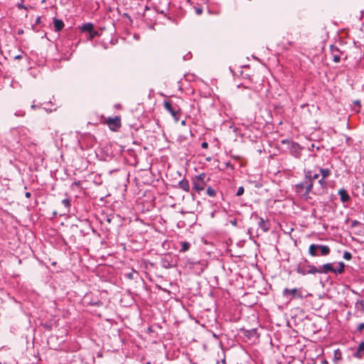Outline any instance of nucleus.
<instances>
[{"label": "nucleus", "mask_w": 364, "mask_h": 364, "mask_svg": "<svg viewBox=\"0 0 364 364\" xmlns=\"http://www.w3.org/2000/svg\"><path fill=\"white\" fill-rule=\"evenodd\" d=\"M294 191L299 196L305 200H308L311 198L309 196L311 193L314 195H321V192L314 191L313 183L309 179H306L305 176L302 181L294 186Z\"/></svg>", "instance_id": "nucleus-1"}, {"label": "nucleus", "mask_w": 364, "mask_h": 364, "mask_svg": "<svg viewBox=\"0 0 364 364\" xmlns=\"http://www.w3.org/2000/svg\"><path fill=\"white\" fill-rule=\"evenodd\" d=\"M294 270L297 274L302 276L316 274V267L311 264L309 261L306 258L301 259L296 264Z\"/></svg>", "instance_id": "nucleus-2"}, {"label": "nucleus", "mask_w": 364, "mask_h": 364, "mask_svg": "<svg viewBox=\"0 0 364 364\" xmlns=\"http://www.w3.org/2000/svg\"><path fill=\"white\" fill-rule=\"evenodd\" d=\"M184 267L191 269V272L196 275H200L204 270L203 264L200 262L199 257H186Z\"/></svg>", "instance_id": "nucleus-3"}, {"label": "nucleus", "mask_w": 364, "mask_h": 364, "mask_svg": "<svg viewBox=\"0 0 364 364\" xmlns=\"http://www.w3.org/2000/svg\"><path fill=\"white\" fill-rule=\"evenodd\" d=\"M330 252L331 249L328 245L311 244L309 247V253L312 257L327 256Z\"/></svg>", "instance_id": "nucleus-4"}, {"label": "nucleus", "mask_w": 364, "mask_h": 364, "mask_svg": "<svg viewBox=\"0 0 364 364\" xmlns=\"http://www.w3.org/2000/svg\"><path fill=\"white\" fill-rule=\"evenodd\" d=\"M210 178L207 177L205 173L200 174L193 181V188L197 192H200L205 189L206 183Z\"/></svg>", "instance_id": "nucleus-5"}, {"label": "nucleus", "mask_w": 364, "mask_h": 364, "mask_svg": "<svg viewBox=\"0 0 364 364\" xmlns=\"http://www.w3.org/2000/svg\"><path fill=\"white\" fill-rule=\"evenodd\" d=\"M283 296L285 297H290L289 298L290 300L297 297V298H302V294L301 291L297 289L296 288H294L291 289H289L287 288H285L282 291Z\"/></svg>", "instance_id": "nucleus-6"}, {"label": "nucleus", "mask_w": 364, "mask_h": 364, "mask_svg": "<svg viewBox=\"0 0 364 364\" xmlns=\"http://www.w3.org/2000/svg\"><path fill=\"white\" fill-rule=\"evenodd\" d=\"M106 124L111 130L115 131L121 127V119L117 116L109 117L106 119Z\"/></svg>", "instance_id": "nucleus-7"}, {"label": "nucleus", "mask_w": 364, "mask_h": 364, "mask_svg": "<svg viewBox=\"0 0 364 364\" xmlns=\"http://www.w3.org/2000/svg\"><path fill=\"white\" fill-rule=\"evenodd\" d=\"M334 271L335 269L332 263H326L318 267H316V274L334 273Z\"/></svg>", "instance_id": "nucleus-8"}, {"label": "nucleus", "mask_w": 364, "mask_h": 364, "mask_svg": "<svg viewBox=\"0 0 364 364\" xmlns=\"http://www.w3.org/2000/svg\"><path fill=\"white\" fill-rule=\"evenodd\" d=\"M256 218L258 220V227L264 232H268L270 229V223L268 220H264L262 217L256 215Z\"/></svg>", "instance_id": "nucleus-9"}, {"label": "nucleus", "mask_w": 364, "mask_h": 364, "mask_svg": "<svg viewBox=\"0 0 364 364\" xmlns=\"http://www.w3.org/2000/svg\"><path fill=\"white\" fill-rule=\"evenodd\" d=\"M352 356L354 358L361 360L364 358V341H361L357 349L353 353Z\"/></svg>", "instance_id": "nucleus-10"}, {"label": "nucleus", "mask_w": 364, "mask_h": 364, "mask_svg": "<svg viewBox=\"0 0 364 364\" xmlns=\"http://www.w3.org/2000/svg\"><path fill=\"white\" fill-rule=\"evenodd\" d=\"M304 175L306 176V179H309L313 184L314 183V181L316 179H318L319 177V173H313V171L309 169V170H304Z\"/></svg>", "instance_id": "nucleus-11"}, {"label": "nucleus", "mask_w": 364, "mask_h": 364, "mask_svg": "<svg viewBox=\"0 0 364 364\" xmlns=\"http://www.w3.org/2000/svg\"><path fill=\"white\" fill-rule=\"evenodd\" d=\"M244 336L249 339L258 338L259 334L257 332V328H252L250 330H243Z\"/></svg>", "instance_id": "nucleus-12"}, {"label": "nucleus", "mask_w": 364, "mask_h": 364, "mask_svg": "<svg viewBox=\"0 0 364 364\" xmlns=\"http://www.w3.org/2000/svg\"><path fill=\"white\" fill-rule=\"evenodd\" d=\"M301 150V147L298 143L291 142L290 151L293 156L295 157H299Z\"/></svg>", "instance_id": "nucleus-13"}, {"label": "nucleus", "mask_w": 364, "mask_h": 364, "mask_svg": "<svg viewBox=\"0 0 364 364\" xmlns=\"http://www.w3.org/2000/svg\"><path fill=\"white\" fill-rule=\"evenodd\" d=\"M338 194L340 196L341 200L343 203H347L350 199L349 194L348 193L347 191L344 188H341L338 191Z\"/></svg>", "instance_id": "nucleus-14"}, {"label": "nucleus", "mask_w": 364, "mask_h": 364, "mask_svg": "<svg viewBox=\"0 0 364 364\" xmlns=\"http://www.w3.org/2000/svg\"><path fill=\"white\" fill-rule=\"evenodd\" d=\"M318 184L320 185V188L316 189V192H321L323 194L325 191L327 189L328 183L326 178H321L318 180Z\"/></svg>", "instance_id": "nucleus-15"}, {"label": "nucleus", "mask_w": 364, "mask_h": 364, "mask_svg": "<svg viewBox=\"0 0 364 364\" xmlns=\"http://www.w3.org/2000/svg\"><path fill=\"white\" fill-rule=\"evenodd\" d=\"M343 360L342 352L340 349L337 348L333 351V361L335 364H338Z\"/></svg>", "instance_id": "nucleus-16"}, {"label": "nucleus", "mask_w": 364, "mask_h": 364, "mask_svg": "<svg viewBox=\"0 0 364 364\" xmlns=\"http://www.w3.org/2000/svg\"><path fill=\"white\" fill-rule=\"evenodd\" d=\"M53 25L55 31H60L64 27V23L62 20L54 18Z\"/></svg>", "instance_id": "nucleus-17"}, {"label": "nucleus", "mask_w": 364, "mask_h": 364, "mask_svg": "<svg viewBox=\"0 0 364 364\" xmlns=\"http://www.w3.org/2000/svg\"><path fill=\"white\" fill-rule=\"evenodd\" d=\"M338 267L337 268H334V274H341L345 272V264L343 262H338Z\"/></svg>", "instance_id": "nucleus-18"}, {"label": "nucleus", "mask_w": 364, "mask_h": 364, "mask_svg": "<svg viewBox=\"0 0 364 364\" xmlns=\"http://www.w3.org/2000/svg\"><path fill=\"white\" fill-rule=\"evenodd\" d=\"M93 29H94V25L92 23H84L81 27V31L82 32L90 33V32L92 31Z\"/></svg>", "instance_id": "nucleus-19"}, {"label": "nucleus", "mask_w": 364, "mask_h": 364, "mask_svg": "<svg viewBox=\"0 0 364 364\" xmlns=\"http://www.w3.org/2000/svg\"><path fill=\"white\" fill-rule=\"evenodd\" d=\"M319 173L321 175V178H327L328 176L331 174V171L328 168H319Z\"/></svg>", "instance_id": "nucleus-20"}, {"label": "nucleus", "mask_w": 364, "mask_h": 364, "mask_svg": "<svg viewBox=\"0 0 364 364\" xmlns=\"http://www.w3.org/2000/svg\"><path fill=\"white\" fill-rule=\"evenodd\" d=\"M361 107V102L359 100H356L353 102L352 109L356 113L360 112Z\"/></svg>", "instance_id": "nucleus-21"}, {"label": "nucleus", "mask_w": 364, "mask_h": 364, "mask_svg": "<svg viewBox=\"0 0 364 364\" xmlns=\"http://www.w3.org/2000/svg\"><path fill=\"white\" fill-rule=\"evenodd\" d=\"M355 307L358 311L364 313V299L358 300L355 304Z\"/></svg>", "instance_id": "nucleus-22"}, {"label": "nucleus", "mask_w": 364, "mask_h": 364, "mask_svg": "<svg viewBox=\"0 0 364 364\" xmlns=\"http://www.w3.org/2000/svg\"><path fill=\"white\" fill-rule=\"evenodd\" d=\"M164 107H166V109L168 111H169L171 113V114L173 117H176L177 115V112L172 108V105H171V104L170 102H164Z\"/></svg>", "instance_id": "nucleus-23"}, {"label": "nucleus", "mask_w": 364, "mask_h": 364, "mask_svg": "<svg viewBox=\"0 0 364 364\" xmlns=\"http://www.w3.org/2000/svg\"><path fill=\"white\" fill-rule=\"evenodd\" d=\"M188 279H186V289L191 291L193 289H198V283L196 282H191V284L188 283Z\"/></svg>", "instance_id": "nucleus-24"}, {"label": "nucleus", "mask_w": 364, "mask_h": 364, "mask_svg": "<svg viewBox=\"0 0 364 364\" xmlns=\"http://www.w3.org/2000/svg\"><path fill=\"white\" fill-rule=\"evenodd\" d=\"M134 275H138V272L136 271H135L134 269H132L129 272L124 273V274L125 278L130 279V280L135 279Z\"/></svg>", "instance_id": "nucleus-25"}, {"label": "nucleus", "mask_w": 364, "mask_h": 364, "mask_svg": "<svg viewBox=\"0 0 364 364\" xmlns=\"http://www.w3.org/2000/svg\"><path fill=\"white\" fill-rule=\"evenodd\" d=\"M61 203L66 209V211L68 212L71 205L70 200L68 198H65Z\"/></svg>", "instance_id": "nucleus-26"}, {"label": "nucleus", "mask_w": 364, "mask_h": 364, "mask_svg": "<svg viewBox=\"0 0 364 364\" xmlns=\"http://www.w3.org/2000/svg\"><path fill=\"white\" fill-rule=\"evenodd\" d=\"M207 194L210 197H214L216 195V191L212 187L208 186L206 189Z\"/></svg>", "instance_id": "nucleus-27"}, {"label": "nucleus", "mask_w": 364, "mask_h": 364, "mask_svg": "<svg viewBox=\"0 0 364 364\" xmlns=\"http://www.w3.org/2000/svg\"><path fill=\"white\" fill-rule=\"evenodd\" d=\"M194 78H195V76L193 75H191V74L183 75V79H185L187 81L191 82V81L193 80Z\"/></svg>", "instance_id": "nucleus-28"}, {"label": "nucleus", "mask_w": 364, "mask_h": 364, "mask_svg": "<svg viewBox=\"0 0 364 364\" xmlns=\"http://www.w3.org/2000/svg\"><path fill=\"white\" fill-rule=\"evenodd\" d=\"M343 257L346 260H350L352 259L351 253L347 251L344 252Z\"/></svg>", "instance_id": "nucleus-29"}, {"label": "nucleus", "mask_w": 364, "mask_h": 364, "mask_svg": "<svg viewBox=\"0 0 364 364\" xmlns=\"http://www.w3.org/2000/svg\"><path fill=\"white\" fill-rule=\"evenodd\" d=\"M189 184L188 181L183 178V191H189Z\"/></svg>", "instance_id": "nucleus-30"}, {"label": "nucleus", "mask_w": 364, "mask_h": 364, "mask_svg": "<svg viewBox=\"0 0 364 364\" xmlns=\"http://www.w3.org/2000/svg\"><path fill=\"white\" fill-rule=\"evenodd\" d=\"M244 191H245V189L242 186H240L238 188H237V193H236V196H242L243 193H244Z\"/></svg>", "instance_id": "nucleus-31"}, {"label": "nucleus", "mask_w": 364, "mask_h": 364, "mask_svg": "<svg viewBox=\"0 0 364 364\" xmlns=\"http://www.w3.org/2000/svg\"><path fill=\"white\" fill-rule=\"evenodd\" d=\"M90 39H92L94 38L95 37L99 35V33L98 31H95L94 29L92 30V31L90 32Z\"/></svg>", "instance_id": "nucleus-32"}, {"label": "nucleus", "mask_w": 364, "mask_h": 364, "mask_svg": "<svg viewBox=\"0 0 364 364\" xmlns=\"http://www.w3.org/2000/svg\"><path fill=\"white\" fill-rule=\"evenodd\" d=\"M360 225H361V223L359 222L358 220H354L351 221V227L352 228H355V227H357Z\"/></svg>", "instance_id": "nucleus-33"}, {"label": "nucleus", "mask_w": 364, "mask_h": 364, "mask_svg": "<svg viewBox=\"0 0 364 364\" xmlns=\"http://www.w3.org/2000/svg\"><path fill=\"white\" fill-rule=\"evenodd\" d=\"M340 60H341V57H340L339 55L333 54V62L338 63V62H340Z\"/></svg>", "instance_id": "nucleus-34"}, {"label": "nucleus", "mask_w": 364, "mask_h": 364, "mask_svg": "<svg viewBox=\"0 0 364 364\" xmlns=\"http://www.w3.org/2000/svg\"><path fill=\"white\" fill-rule=\"evenodd\" d=\"M190 247V243L188 242H183V252L187 251Z\"/></svg>", "instance_id": "nucleus-35"}, {"label": "nucleus", "mask_w": 364, "mask_h": 364, "mask_svg": "<svg viewBox=\"0 0 364 364\" xmlns=\"http://www.w3.org/2000/svg\"><path fill=\"white\" fill-rule=\"evenodd\" d=\"M17 7L19 9H25V10L27 9V7L23 4V2H22L21 1V3L18 4Z\"/></svg>", "instance_id": "nucleus-36"}, {"label": "nucleus", "mask_w": 364, "mask_h": 364, "mask_svg": "<svg viewBox=\"0 0 364 364\" xmlns=\"http://www.w3.org/2000/svg\"><path fill=\"white\" fill-rule=\"evenodd\" d=\"M196 13L198 15H200L203 13V9L201 7H195Z\"/></svg>", "instance_id": "nucleus-37"}, {"label": "nucleus", "mask_w": 364, "mask_h": 364, "mask_svg": "<svg viewBox=\"0 0 364 364\" xmlns=\"http://www.w3.org/2000/svg\"><path fill=\"white\" fill-rule=\"evenodd\" d=\"M363 329H364V323H360L357 327V331H361Z\"/></svg>", "instance_id": "nucleus-38"}, {"label": "nucleus", "mask_w": 364, "mask_h": 364, "mask_svg": "<svg viewBox=\"0 0 364 364\" xmlns=\"http://www.w3.org/2000/svg\"><path fill=\"white\" fill-rule=\"evenodd\" d=\"M201 147L203 148V149H207L208 147V143L206 142V141H203L201 144Z\"/></svg>", "instance_id": "nucleus-39"}, {"label": "nucleus", "mask_w": 364, "mask_h": 364, "mask_svg": "<svg viewBox=\"0 0 364 364\" xmlns=\"http://www.w3.org/2000/svg\"><path fill=\"white\" fill-rule=\"evenodd\" d=\"M41 16H38L36 19V23L38 24V23H41Z\"/></svg>", "instance_id": "nucleus-40"}, {"label": "nucleus", "mask_w": 364, "mask_h": 364, "mask_svg": "<svg viewBox=\"0 0 364 364\" xmlns=\"http://www.w3.org/2000/svg\"><path fill=\"white\" fill-rule=\"evenodd\" d=\"M25 196L28 198H29L31 197V193L29 192H26V194H25Z\"/></svg>", "instance_id": "nucleus-41"}, {"label": "nucleus", "mask_w": 364, "mask_h": 364, "mask_svg": "<svg viewBox=\"0 0 364 364\" xmlns=\"http://www.w3.org/2000/svg\"><path fill=\"white\" fill-rule=\"evenodd\" d=\"M189 54H187L186 55H183V60L190 59L191 57L188 56Z\"/></svg>", "instance_id": "nucleus-42"}, {"label": "nucleus", "mask_w": 364, "mask_h": 364, "mask_svg": "<svg viewBox=\"0 0 364 364\" xmlns=\"http://www.w3.org/2000/svg\"><path fill=\"white\" fill-rule=\"evenodd\" d=\"M187 360H188L189 364H195V363H192V362H191V360H190L189 358H187Z\"/></svg>", "instance_id": "nucleus-43"}, {"label": "nucleus", "mask_w": 364, "mask_h": 364, "mask_svg": "<svg viewBox=\"0 0 364 364\" xmlns=\"http://www.w3.org/2000/svg\"><path fill=\"white\" fill-rule=\"evenodd\" d=\"M178 185H179L180 186H182V181H180L178 182Z\"/></svg>", "instance_id": "nucleus-44"}, {"label": "nucleus", "mask_w": 364, "mask_h": 364, "mask_svg": "<svg viewBox=\"0 0 364 364\" xmlns=\"http://www.w3.org/2000/svg\"><path fill=\"white\" fill-rule=\"evenodd\" d=\"M107 221L108 223H110V222H111V219H110V218H107Z\"/></svg>", "instance_id": "nucleus-45"}, {"label": "nucleus", "mask_w": 364, "mask_h": 364, "mask_svg": "<svg viewBox=\"0 0 364 364\" xmlns=\"http://www.w3.org/2000/svg\"><path fill=\"white\" fill-rule=\"evenodd\" d=\"M31 107H32L33 109H35V108L36 107V106L35 105H31Z\"/></svg>", "instance_id": "nucleus-46"}, {"label": "nucleus", "mask_w": 364, "mask_h": 364, "mask_svg": "<svg viewBox=\"0 0 364 364\" xmlns=\"http://www.w3.org/2000/svg\"><path fill=\"white\" fill-rule=\"evenodd\" d=\"M21 58V55H17V56L16 57V59H19V58Z\"/></svg>", "instance_id": "nucleus-47"}, {"label": "nucleus", "mask_w": 364, "mask_h": 364, "mask_svg": "<svg viewBox=\"0 0 364 364\" xmlns=\"http://www.w3.org/2000/svg\"><path fill=\"white\" fill-rule=\"evenodd\" d=\"M353 293L355 294H358V292L355 291H353Z\"/></svg>", "instance_id": "nucleus-48"}, {"label": "nucleus", "mask_w": 364, "mask_h": 364, "mask_svg": "<svg viewBox=\"0 0 364 364\" xmlns=\"http://www.w3.org/2000/svg\"><path fill=\"white\" fill-rule=\"evenodd\" d=\"M146 364H151V362H147Z\"/></svg>", "instance_id": "nucleus-49"}, {"label": "nucleus", "mask_w": 364, "mask_h": 364, "mask_svg": "<svg viewBox=\"0 0 364 364\" xmlns=\"http://www.w3.org/2000/svg\"><path fill=\"white\" fill-rule=\"evenodd\" d=\"M187 2L188 3H191V0H187Z\"/></svg>", "instance_id": "nucleus-50"}, {"label": "nucleus", "mask_w": 364, "mask_h": 364, "mask_svg": "<svg viewBox=\"0 0 364 364\" xmlns=\"http://www.w3.org/2000/svg\"><path fill=\"white\" fill-rule=\"evenodd\" d=\"M21 1H22V2H23V1H24V0H21Z\"/></svg>", "instance_id": "nucleus-51"}]
</instances>
